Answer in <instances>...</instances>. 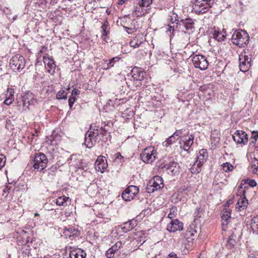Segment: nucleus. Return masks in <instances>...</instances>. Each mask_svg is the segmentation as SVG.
Here are the masks:
<instances>
[{"label": "nucleus", "mask_w": 258, "mask_h": 258, "mask_svg": "<svg viewBox=\"0 0 258 258\" xmlns=\"http://www.w3.org/2000/svg\"><path fill=\"white\" fill-rule=\"evenodd\" d=\"M144 43L142 38L135 37L130 42V45L134 48H137L141 46Z\"/></svg>", "instance_id": "27"}, {"label": "nucleus", "mask_w": 258, "mask_h": 258, "mask_svg": "<svg viewBox=\"0 0 258 258\" xmlns=\"http://www.w3.org/2000/svg\"><path fill=\"white\" fill-rule=\"evenodd\" d=\"M247 201L244 200V199H241V200H239L237 203V206L236 208H238L240 210V208L242 209H244V207L246 206L247 204Z\"/></svg>", "instance_id": "32"}, {"label": "nucleus", "mask_w": 258, "mask_h": 258, "mask_svg": "<svg viewBox=\"0 0 258 258\" xmlns=\"http://www.w3.org/2000/svg\"><path fill=\"white\" fill-rule=\"evenodd\" d=\"M194 137L192 135L186 136L184 139V145L183 149L187 151L194 143Z\"/></svg>", "instance_id": "25"}, {"label": "nucleus", "mask_w": 258, "mask_h": 258, "mask_svg": "<svg viewBox=\"0 0 258 258\" xmlns=\"http://www.w3.org/2000/svg\"><path fill=\"white\" fill-rule=\"evenodd\" d=\"M168 258H177V256L175 254L170 253L169 254Z\"/></svg>", "instance_id": "54"}, {"label": "nucleus", "mask_w": 258, "mask_h": 258, "mask_svg": "<svg viewBox=\"0 0 258 258\" xmlns=\"http://www.w3.org/2000/svg\"><path fill=\"white\" fill-rule=\"evenodd\" d=\"M198 258H207L206 256V253L203 252V253H201Z\"/></svg>", "instance_id": "53"}, {"label": "nucleus", "mask_w": 258, "mask_h": 258, "mask_svg": "<svg viewBox=\"0 0 258 258\" xmlns=\"http://www.w3.org/2000/svg\"><path fill=\"white\" fill-rule=\"evenodd\" d=\"M115 160H120V162H123V157L121 156L120 153L118 152L115 154Z\"/></svg>", "instance_id": "45"}, {"label": "nucleus", "mask_w": 258, "mask_h": 258, "mask_svg": "<svg viewBox=\"0 0 258 258\" xmlns=\"http://www.w3.org/2000/svg\"><path fill=\"white\" fill-rule=\"evenodd\" d=\"M248 258H256L253 254H250L248 256Z\"/></svg>", "instance_id": "58"}, {"label": "nucleus", "mask_w": 258, "mask_h": 258, "mask_svg": "<svg viewBox=\"0 0 258 258\" xmlns=\"http://www.w3.org/2000/svg\"><path fill=\"white\" fill-rule=\"evenodd\" d=\"M163 186L162 178L159 176H155L150 180L147 184L146 188L148 193H152L155 190L161 188Z\"/></svg>", "instance_id": "6"}, {"label": "nucleus", "mask_w": 258, "mask_h": 258, "mask_svg": "<svg viewBox=\"0 0 258 258\" xmlns=\"http://www.w3.org/2000/svg\"><path fill=\"white\" fill-rule=\"evenodd\" d=\"M177 140L176 137L172 135L166 141L163 142V146L164 147H168L176 142Z\"/></svg>", "instance_id": "29"}, {"label": "nucleus", "mask_w": 258, "mask_h": 258, "mask_svg": "<svg viewBox=\"0 0 258 258\" xmlns=\"http://www.w3.org/2000/svg\"><path fill=\"white\" fill-rule=\"evenodd\" d=\"M239 67L241 71L243 72H247L251 66V58L248 55L241 54L239 55Z\"/></svg>", "instance_id": "11"}, {"label": "nucleus", "mask_w": 258, "mask_h": 258, "mask_svg": "<svg viewBox=\"0 0 258 258\" xmlns=\"http://www.w3.org/2000/svg\"><path fill=\"white\" fill-rule=\"evenodd\" d=\"M139 188L135 185H130L122 194V197L125 201H131L139 192Z\"/></svg>", "instance_id": "10"}, {"label": "nucleus", "mask_w": 258, "mask_h": 258, "mask_svg": "<svg viewBox=\"0 0 258 258\" xmlns=\"http://www.w3.org/2000/svg\"><path fill=\"white\" fill-rule=\"evenodd\" d=\"M95 166L96 170L103 173L108 166L106 159L103 158V156L98 157L95 162Z\"/></svg>", "instance_id": "16"}, {"label": "nucleus", "mask_w": 258, "mask_h": 258, "mask_svg": "<svg viewBox=\"0 0 258 258\" xmlns=\"http://www.w3.org/2000/svg\"><path fill=\"white\" fill-rule=\"evenodd\" d=\"M6 161V157L3 154H0V170L5 166Z\"/></svg>", "instance_id": "40"}, {"label": "nucleus", "mask_w": 258, "mask_h": 258, "mask_svg": "<svg viewBox=\"0 0 258 258\" xmlns=\"http://www.w3.org/2000/svg\"><path fill=\"white\" fill-rule=\"evenodd\" d=\"M223 159H224V156L223 157H221L220 159V162H221L223 160Z\"/></svg>", "instance_id": "60"}, {"label": "nucleus", "mask_w": 258, "mask_h": 258, "mask_svg": "<svg viewBox=\"0 0 258 258\" xmlns=\"http://www.w3.org/2000/svg\"><path fill=\"white\" fill-rule=\"evenodd\" d=\"M39 214H38V213H35V214H34V216H39Z\"/></svg>", "instance_id": "63"}, {"label": "nucleus", "mask_w": 258, "mask_h": 258, "mask_svg": "<svg viewBox=\"0 0 258 258\" xmlns=\"http://www.w3.org/2000/svg\"><path fill=\"white\" fill-rule=\"evenodd\" d=\"M231 41L239 47H243L248 43L249 36L244 30L235 31L232 36Z\"/></svg>", "instance_id": "1"}, {"label": "nucleus", "mask_w": 258, "mask_h": 258, "mask_svg": "<svg viewBox=\"0 0 258 258\" xmlns=\"http://www.w3.org/2000/svg\"><path fill=\"white\" fill-rule=\"evenodd\" d=\"M202 164L196 161L190 168L191 172L193 174H197L201 171Z\"/></svg>", "instance_id": "28"}, {"label": "nucleus", "mask_w": 258, "mask_h": 258, "mask_svg": "<svg viewBox=\"0 0 258 258\" xmlns=\"http://www.w3.org/2000/svg\"><path fill=\"white\" fill-rule=\"evenodd\" d=\"M153 0H139L142 6H145L146 7H149L152 3Z\"/></svg>", "instance_id": "42"}, {"label": "nucleus", "mask_w": 258, "mask_h": 258, "mask_svg": "<svg viewBox=\"0 0 258 258\" xmlns=\"http://www.w3.org/2000/svg\"><path fill=\"white\" fill-rule=\"evenodd\" d=\"M218 142H219V139H218H218H216L215 140V141H214V143L212 142V143H211V144H214V145H216V144L217 143H218Z\"/></svg>", "instance_id": "57"}, {"label": "nucleus", "mask_w": 258, "mask_h": 258, "mask_svg": "<svg viewBox=\"0 0 258 258\" xmlns=\"http://www.w3.org/2000/svg\"><path fill=\"white\" fill-rule=\"evenodd\" d=\"M232 220H233V221H234V225H235V224H236L235 222H236V221H237V219L233 218Z\"/></svg>", "instance_id": "61"}, {"label": "nucleus", "mask_w": 258, "mask_h": 258, "mask_svg": "<svg viewBox=\"0 0 258 258\" xmlns=\"http://www.w3.org/2000/svg\"><path fill=\"white\" fill-rule=\"evenodd\" d=\"M132 73L133 77L137 81H141L143 80L146 76V73L145 71L141 70L136 67L133 69Z\"/></svg>", "instance_id": "19"}, {"label": "nucleus", "mask_w": 258, "mask_h": 258, "mask_svg": "<svg viewBox=\"0 0 258 258\" xmlns=\"http://www.w3.org/2000/svg\"><path fill=\"white\" fill-rule=\"evenodd\" d=\"M14 101V96H8V94H6V99L4 101V103L7 105H10Z\"/></svg>", "instance_id": "37"}, {"label": "nucleus", "mask_w": 258, "mask_h": 258, "mask_svg": "<svg viewBox=\"0 0 258 258\" xmlns=\"http://www.w3.org/2000/svg\"><path fill=\"white\" fill-rule=\"evenodd\" d=\"M258 139V131H253L251 133V137L250 139H255L257 140Z\"/></svg>", "instance_id": "46"}, {"label": "nucleus", "mask_w": 258, "mask_h": 258, "mask_svg": "<svg viewBox=\"0 0 258 258\" xmlns=\"http://www.w3.org/2000/svg\"><path fill=\"white\" fill-rule=\"evenodd\" d=\"M14 90L12 88H8L7 90V94L8 96H14Z\"/></svg>", "instance_id": "48"}, {"label": "nucleus", "mask_w": 258, "mask_h": 258, "mask_svg": "<svg viewBox=\"0 0 258 258\" xmlns=\"http://www.w3.org/2000/svg\"><path fill=\"white\" fill-rule=\"evenodd\" d=\"M190 57L194 66L201 70H205L208 67L209 63L206 57L201 54H192Z\"/></svg>", "instance_id": "4"}, {"label": "nucleus", "mask_w": 258, "mask_h": 258, "mask_svg": "<svg viewBox=\"0 0 258 258\" xmlns=\"http://www.w3.org/2000/svg\"><path fill=\"white\" fill-rule=\"evenodd\" d=\"M56 97L57 99H63L67 98V93L64 90H60L59 91L56 95Z\"/></svg>", "instance_id": "35"}, {"label": "nucleus", "mask_w": 258, "mask_h": 258, "mask_svg": "<svg viewBox=\"0 0 258 258\" xmlns=\"http://www.w3.org/2000/svg\"><path fill=\"white\" fill-rule=\"evenodd\" d=\"M80 93V91L78 89L75 88L74 89L72 93V95H79Z\"/></svg>", "instance_id": "51"}, {"label": "nucleus", "mask_w": 258, "mask_h": 258, "mask_svg": "<svg viewBox=\"0 0 258 258\" xmlns=\"http://www.w3.org/2000/svg\"><path fill=\"white\" fill-rule=\"evenodd\" d=\"M86 253L81 248H75L70 252V258H85Z\"/></svg>", "instance_id": "21"}, {"label": "nucleus", "mask_w": 258, "mask_h": 258, "mask_svg": "<svg viewBox=\"0 0 258 258\" xmlns=\"http://www.w3.org/2000/svg\"><path fill=\"white\" fill-rule=\"evenodd\" d=\"M71 203L70 198L64 196H60L55 200V203L58 206L67 207L70 205Z\"/></svg>", "instance_id": "22"}, {"label": "nucleus", "mask_w": 258, "mask_h": 258, "mask_svg": "<svg viewBox=\"0 0 258 258\" xmlns=\"http://www.w3.org/2000/svg\"><path fill=\"white\" fill-rule=\"evenodd\" d=\"M227 230L229 232V242L233 245V243L235 242L236 238V234L235 233L236 230V228L235 227L233 228L232 226V224L230 223L231 221L230 219L227 218Z\"/></svg>", "instance_id": "18"}, {"label": "nucleus", "mask_w": 258, "mask_h": 258, "mask_svg": "<svg viewBox=\"0 0 258 258\" xmlns=\"http://www.w3.org/2000/svg\"><path fill=\"white\" fill-rule=\"evenodd\" d=\"M228 214H229V212L228 211V210H227V215H226V216H227H227L230 217V215L229 216V215H228Z\"/></svg>", "instance_id": "62"}, {"label": "nucleus", "mask_w": 258, "mask_h": 258, "mask_svg": "<svg viewBox=\"0 0 258 258\" xmlns=\"http://www.w3.org/2000/svg\"><path fill=\"white\" fill-rule=\"evenodd\" d=\"M10 64L14 71H19L25 68V58L20 55H15L11 59Z\"/></svg>", "instance_id": "7"}, {"label": "nucleus", "mask_w": 258, "mask_h": 258, "mask_svg": "<svg viewBox=\"0 0 258 258\" xmlns=\"http://www.w3.org/2000/svg\"><path fill=\"white\" fill-rule=\"evenodd\" d=\"M179 25L183 26L186 30H191L194 28V21L189 18L181 20Z\"/></svg>", "instance_id": "23"}, {"label": "nucleus", "mask_w": 258, "mask_h": 258, "mask_svg": "<svg viewBox=\"0 0 258 258\" xmlns=\"http://www.w3.org/2000/svg\"><path fill=\"white\" fill-rule=\"evenodd\" d=\"M233 140L239 144H247L248 142V135L242 131H237L232 135Z\"/></svg>", "instance_id": "12"}, {"label": "nucleus", "mask_w": 258, "mask_h": 258, "mask_svg": "<svg viewBox=\"0 0 258 258\" xmlns=\"http://www.w3.org/2000/svg\"><path fill=\"white\" fill-rule=\"evenodd\" d=\"M163 168L165 169L166 172L170 175L175 176L178 175L179 173V164L178 162L175 161L165 164Z\"/></svg>", "instance_id": "9"}, {"label": "nucleus", "mask_w": 258, "mask_h": 258, "mask_svg": "<svg viewBox=\"0 0 258 258\" xmlns=\"http://www.w3.org/2000/svg\"><path fill=\"white\" fill-rule=\"evenodd\" d=\"M182 134V130H176L172 135L178 139Z\"/></svg>", "instance_id": "43"}, {"label": "nucleus", "mask_w": 258, "mask_h": 258, "mask_svg": "<svg viewBox=\"0 0 258 258\" xmlns=\"http://www.w3.org/2000/svg\"><path fill=\"white\" fill-rule=\"evenodd\" d=\"M120 59V58L118 57H113L110 60H109L108 62H107L108 60H105L104 61L105 62H107V67L106 68H104V70H107L109 68L112 67L114 66L115 62H118Z\"/></svg>", "instance_id": "30"}, {"label": "nucleus", "mask_w": 258, "mask_h": 258, "mask_svg": "<svg viewBox=\"0 0 258 258\" xmlns=\"http://www.w3.org/2000/svg\"><path fill=\"white\" fill-rule=\"evenodd\" d=\"M122 246V243L121 241L116 242L111 247L114 251H116L120 248Z\"/></svg>", "instance_id": "39"}, {"label": "nucleus", "mask_w": 258, "mask_h": 258, "mask_svg": "<svg viewBox=\"0 0 258 258\" xmlns=\"http://www.w3.org/2000/svg\"><path fill=\"white\" fill-rule=\"evenodd\" d=\"M251 142H250V144L251 145L252 144H255L256 142V140L255 139H251Z\"/></svg>", "instance_id": "56"}, {"label": "nucleus", "mask_w": 258, "mask_h": 258, "mask_svg": "<svg viewBox=\"0 0 258 258\" xmlns=\"http://www.w3.org/2000/svg\"><path fill=\"white\" fill-rule=\"evenodd\" d=\"M102 29V34L103 37H105L107 35L109 32V29H110L108 22L106 21L101 26Z\"/></svg>", "instance_id": "31"}, {"label": "nucleus", "mask_w": 258, "mask_h": 258, "mask_svg": "<svg viewBox=\"0 0 258 258\" xmlns=\"http://www.w3.org/2000/svg\"><path fill=\"white\" fill-rule=\"evenodd\" d=\"M168 31H169L170 33H173L174 31V28L173 26H168Z\"/></svg>", "instance_id": "52"}, {"label": "nucleus", "mask_w": 258, "mask_h": 258, "mask_svg": "<svg viewBox=\"0 0 258 258\" xmlns=\"http://www.w3.org/2000/svg\"><path fill=\"white\" fill-rule=\"evenodd\" d=\"M234 168V166L229 163L227 162V172L228 171H230L233 170Z\"/></svg>", "instance_id": "50"}, {"label": "nucleus", "mask_w": 258, "mask_h": 258, "mask_svg": "<svg viewBox=\"0 0 258 258\" xmlns=\"http://www.w3.org/2000/svg\"><path fill=\"white\" fill-rule=\"evenodd\" d=\"M142 4L138 1L134 5L133 10V15L137 17H142L145 15L146 10L143 8L146 7L145 6H142Z\"/></svg>", "instance_id": "17"}, {"label": "nucleus", "mask_w": 258, "mask_h": 258, "mask_svg": "<svg viewBox=\"0 0 258 258\" xmlns=\"http://www.w3.org/2000/svg\"><path fill=\"white\" fill-rule=\"evenodd\" d=\"M221 166L223 167V169L224 170V168L226 166V163H223L222 164Z\"/></svg>", "instance_id": "59"}, {"label": "nucleus", "mask_w": 258, "mask_h": 258, "mask_svg": "<svg viewBox=\"0 0 258 258\" xmlns=\"http://www.w3.org/2000/svg\"><path fill=\"white\" fill-rule=\"evenodd\" d=\"M75 98L74 97H71L69 99V104L70 107L71 108L74 103Z\"/></svg>", "instance_id": "47"}, {"label": "nucleus", "mask_w": 258, "mask_h": 258, "mask_svg": "<svg viewBox=\"0 0 258 258\" xmlns=\"http://www.w3.org/2000/svg\"><path fill=\"white\" fill-rule=\"evenodd\" d=\"M167 230L171 232H174L177 230H182L183 223L177 219L172 220L167 225Z\"/></svg>", "instance_id": "15"}, {"label": "nucleus", "mask_w": 258, "mask_h": 258, "mask_svg": "<svg viewBox=\"0 0 258 258\" xmlns=\"http://www.w3.org/2000/svg\"><path fill=\"white\" fill-rule=\"evenodd\" d=\"M225 209H224L221 212V218H222V229L223 231L226 230V225H225L224 222H226L225 219V213L226 211H225Z\"/></svg>", "instance_id": "34"}, {"label": "nucleus", "mask_w": 258, "mask_h": 258, "mask_svg": "<svg viewBox=\"0 0 258 258\" xmlns=\"http://www.w3.org/2000/svg\"><path fill=\"white\" fill-rule=\"evenodd\" d=\"M115 251L110 247L106 252V256L107 258H112L114 256Z\"/></svg>", "instance_id": "41"}, {"label": "nucleus", "mask_w": 258, "mask_h": 258, "mask_svg": "<svg viewBox=\"0 0 258 258\" xmlns=\"http://www.w3.org/2000/svg\"><path fill=\"white\" fill-rule=\"evenodd\" d=\"M101 130L102 131V132H104V133H101L102 134L103 136H104L106 134V131L105 130V128L103 127H101Z\"/></svg>", "instance_id": "55"}, {"label": "nucleus", "mask_w": 258, "mask_h": 258, "mask_svg": "<svg viewBox=\"0 0 258 258\" xmlns=\"http://www.w3.org/2000/svg\"><path fill=\"white\" fill-rule=\"evenodd\" d=\"M43 61L48 73L51 75H53L54 73L56 67L53 59L50 57L44 56L43 57Z\"/></svg>", "instance_id": "14"}, {"label": "nucleus", "mask_w": 258, "mask_h": 258, "mask_svg": "<svg viewBox=\"0 0 258 258\" xmlns=\"http://www.w3.org/2000/svg\"><path fill=\"white\" fill-rule=\"evenodd\" d=\"M156 157V150L154 147L150 146L145 149L141 154L142 161L146 163H151L155 160Z\"/></svg>", "instance_id": "5"}, {"label": "nucleus", "mask_w": 258, "mask_h": 258, "mask_svg": "<svg viewBox=\"0 0 258 258\" xmlns=\"http://www.w3.org/2000/svg\"><path fill=\"white\" fill-rule=\"evenodd\" d=\"M251 227L253 229L258 228V216L252 219Z\"/></svg>", "instance_id": "36"}, {"label": "nucleus", "mask_w": 258, "mask_h": 258, "mask_svg": "<svg viewBox=\"0 0 258 258\" xmlns=\"http://www.w3.org/2000/svg\"><path fill=\"white\" fill-rule=\"evenodd\" d=\"M48 159L46 155L42 153H36L33 161V166L35 169L41 171L46 167Z\"/></svg>", "instance_id": "2"}, {"label": "nucleus", "mask_w": 258, "mask_h": 258, "mask_svg": "<svg viewBox=\"0 0 258 258\" xmlns=\"http://www.w3.org/2000/svg\"><path fill=\"white\" fill-rule=\"evenodd\" d=\"M257 168H258V160H255L254 161H253L252 163V164H251L252 172L253 173H255L257 171Z\"/></svg>", "instance_id": "38"}, {"label": "nucleus", "mask_w": 258, "mask_h": 258, "mask_svg": "<svg viewBox=\"0 0 258 258\" xmlns=\"http://www.w3.org/2000/svg\"><path fill=\"white\" fill-rule=\"evenodd\" d=\"M56 170L57 166L53 165L48 169L43 171L41 175V177L44 180L50 181L52 180L54 176H55Z\"/></svg>", "instance_id": "13"}, {"label": "nucleus", "mask_w": 258, "mask_h": 258, "mask_svg": "<svg viewBox=\"0 0 258 258\" xmlns=\"http://www.w3.org/2000/svg\"><path fill=\"white\" fill-rule=\"evenodd\" d=\"M98 136V130L88 131L85 134L84 144L88 148H91L95 144Z\"/></svg>", "instance_id": "8"}, {"label": "nucleus", "mask_w": 258, "mask_h": 258, "mask_svg": "<svg viewBox=\"0 0 258 258\" xmlns=\"http://www.w3.org/2000/svg\"><path fill=\"white\" fill-rule=\"evenodd\" d=\"M212 0H196L193 10L196 14H204L207 12L211 6Z\"/></svg>", "instance_id": "3"}, {"label": "nucleus", "mask_w": 258, "mask_h": 258, "mask_svg": "<svg viewBox=\"0 0 258 258\" xmlns=\"http://www.w3.org/2000/svg\"><path fill=\"white\" fill-rule=\"evenodd\" d=\"M177 208L175 206L172 207L170 209V212L168 215V217L170 219L174 218L177 214Z\"/></svg>", "instance_id": "33"}, {"label": "nucleus", "mask_w": 258, "mask_h": 258, "mask_svg": "<svg viewBox=\"0 0 258 258\" xmlns=\"http://www.w3.org/2000/svg\"><path fill=\"white\" fill-rule=\"evenodd\" d=\"M131 223H126L124 225V226L122 228V229H126V231H130V230L131 229H133L134 225H131Z\"/></svg>", "instance_id": "44"}, {"label": "nucleus", "mask_w": 258, "mask_h": 258, "mask_svg": "<svg viewBox=\"0 0 258 258\" xmlns=\"http://www.w3.org/2000/svg\"><path fill=\"white\" fill-rule=\"evenodd\" d=\"M64 235L66 237L71 238L77 237L78 235V230L73 227H66L63 231Z\"/></svg>", "instance_id": "20"}, {"label": "nucleus", "mask_w": 258, "mask_h": 258, "mask_svg": "<svg viewBox=\"0 0 258 258\" xmlns=\"http://www.w3.org/2000/svg\"><path fill=\"white\" fill-rule=\"evenodd\" d=\"M208 157V154L207 150L202 149L199 152L196 161L203 165L206 161Z\"/></svg>", "instance_id": "24"}, {"label": "nucleus", "mask_w": 258, "mask_h": 258, "mask_svg": "<svg viewBox=\"0 0 258 258\" xmlns=\"http://www.w3.org/2000/svg\"><path fill=\"white\" fill-rule=\"evenodd\" d=\"M213 37L218 41H223L226 38V32L223 29L222 31L215 30L213 33Z\"/></svg>", "instance_id": "26"}, {"label": "nucleus", "mask_w": 258, "mask_h": 258, "mask_svg": "<svg viewBox=\"0 0 258 258\" xmlns=\"http://www.w3.org/2000/svg\"><path fill=\"white\" fill-rule=\"evenodd\" d=\"M145 242V240H143V242H142V243H141V244H143V243H144Z\"/></svg>", "instance_id": "64"}, {"label": "nucleus", "mask_w": 258, "mask_h": 258, "mask_svg": "<svg viewBox=\"0 0 258 258\" xmlns=\"http://www.w3.org/2000/svg\"><path fill=\"white\" fill-rule=\"evenodd\" d=\"M248 185L251 187H253L256 185V182L254 180H250L248 182Z\"/></svg>", "instance_id": "49"}]
</instances>
